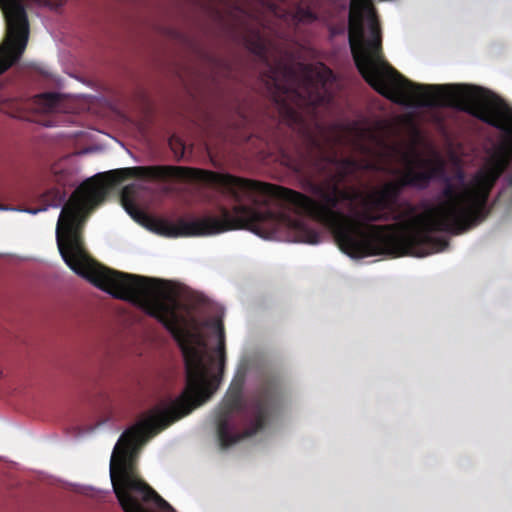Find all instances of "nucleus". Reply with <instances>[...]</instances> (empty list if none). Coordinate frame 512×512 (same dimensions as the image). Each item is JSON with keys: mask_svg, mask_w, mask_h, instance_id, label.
<instances>
[{"mask_svg": "<svg viewBox=\"0 0 512 512\" xmlns=\"http://www.w3.org/2000/svg\"><path fill=\"white\" fill-rule=\"evenodd\" d=\"M215 358L204 336L188 329V396H211L217 389V377H211Z\"/></svg>", "mask_w": 512, "mask_h": 512, "instance_id": "3", "label": "nucleus"}, {"mask_svg": "<svg viewBox=\"0 0 512 512\" xmlns=\"http://www.w3.org/2000/svg\"><path fill=\"white\" fill-rule=\"evenodd\" d=\"M354 129L357 131L359 139L355 142L356 149L363 154H370L371 148L362 142L367 136L374 137L369 129L358 127L357 123H354Z\"/></svg>", "mask_w": 512, "mask_h": 512, "instance_id": "6", "label": "nucleus"}, {"mask_svg": "<svg viewBox=\"0 0 512 512\" xmlns=\"http://www.w3.org/2000/svg\"><path fill=\"white\" fill-rule=\"evenodd\" d=\"M348 42L360 75L388 100L455 108L512 134V108L491 91L469 84H417L392 67L383 54L380 22L370 0L352 2Z\"/></svg>", "mask_w": 512, "mask_h": 512, "instance_id": "1", "label": "nucleus"}, {"mask_svg": "<svg viewBox=\"0 0 512 512\" xmlns=\"http://www.w3.org/2000/svg\"><path fill=\"white\" fill-rule=\"evenodd\" d=\"M0 210L1 211H9V210H16V209L9 205L0 203Z\"/></svg>", "mask_w": 512, "mask_h": 512, "instance_id": "12", "label": "nucleus"}, {"mask_svg": "<svg viewBox=\"0 0 512 512\" xmlns=\"http://www.w3.org/2000/svg\"><path fill=\"white\" fill-rule=\"evenodd\" d=\"M232 126L236 130L245 131V140H249L253 136V133L249 131L252 126V121L250 117L242 111L237 113V120L232 123Z\"/></svg>", "mask_w": 512, "mask_h": 512, "instance_id": "5", "label": "nucleus"}, {"mask_svg": "<svg viewBox=\"0 0 512 512\" xmlns=\"http://www.w3.org/2000/svg\"><path fill=\"white\" fill-rule=\"evenodd\" d=\"M294 18L298 22L311 23L317 19V15L310 8L298 7Z\"/></svg>", "mask_w": 512, "mask_h": 512, "instance_id": "8", "label": "nucleus"}, {"mask_svg": "<svg viewBox=\"0 0 512 512\" xmlns=\"http://www.w3.org/2000/svg\"><path fill=\"white\" fill-rule=\"evenodd\" d=\"M243 386L244 376L233 381L217 415V435L223 448L262 431L283 398V381L278 374L263 375L247 399L243 398Z\"/></svg>", "mask_w": 512, "mask_h": 512, "instance_id": "2", "label": "nucleus"}, {"mask_svg": "<svg viewBox=\"0 0 512 512\" xmlns=\"http://www.w3.org/2000/svg\"><path fill=\"white\" fill-rule=\"evenodd\" d=\"M508 181H509V184L512 185V174L509 176Z\"/></svg>", "mask_w": 512, "mask_h": 512, "instance_id": "13", "label": "nucleus"}, {"mask_svg": "<svg viewBox=\"0 0 512 512\" xmlns=\"http://www.w3.org/2000/svg\"><path fill=\"white\" fill-rule=\"evenodd\" d=\"M174 142L176 143L177 146H179V148L184 149V144L182 143V141L180 139L176 138L175 136H172L170 138V145H171L172 149H174V147H173Z\"/></svg>", "mask_w": 512, "mask_h": 512, "instance_id": "11", "label": "nucleus"}, {"mask_svg": "<svg viewBox=\"0 0 512 512\" xmlns=\"http://www.w3.org/2000/svg\"><path fill=\"white\" fill-rule=\"evenodd\" d=\"M42 97L44 104L50 109H55L60 101V97L56 93H45L42 95Z\"/></svg>", "mask_w": 512, "mask_h": 512, "instance_id": "9", "label": "nucleus"}, {"mask_svg": "<svg viewBox=\"0 0 512 512\" xmlns=\"http://www.w3.org/2000/svg\"><path fill=\"white\" fill-rule=\"evenodd\" d=\"M66 198V193L60 189H50L44 194V200L49 206L58 207Z\"/></svg>", "mask_w": 512, "mask_h": 512, "instance_id": "7", "label": "nucleus"}, {"mask_svg": "<svg viewBox=\"0 0 512 512\" xmlns=\"http://www.w3.org/2000/svg\"><path fill=\"white\" fill-rule=\"evenodd\" d=\"M345 30H346V27H345L344 23H342L340 25L332 26L330 28V32H331L332 36L344 34Z\"/></svg>", "mask_w": 512, "mask_h": 512, "instance_id": "10", "label": "nucleus"}, {"mask_svg": "<svg viewBox=\"0 0 512 512\" xmlns=\"http://www.w3.org/2000/svg\"><path fill=\"white\" fill-rule=\"evenodd\" d=\"M29 212L36 213L37 211L36 210H29Z\"/></svg>", "mask_w": 512, "mask_h": 512, "instance_id": "14", "label": "nucleus"}, {"mask_svg": "<svg viewBox=\"0 0 512 512\" xmlns=\"http://www.w3.org/2000/svg\"><path fill=\"white\" fill-rule=\"evenodd\" d=\"M206 326L215 330L218 336V345L216 353L219 357L220 369L223 368L225 362V334L224 326L221 319L215 318L206 322Z\"/></svg>", "mask_w": 512, "mask_h": 512, "instance_id": "4", "label": "nucleus"}]
</instances>
